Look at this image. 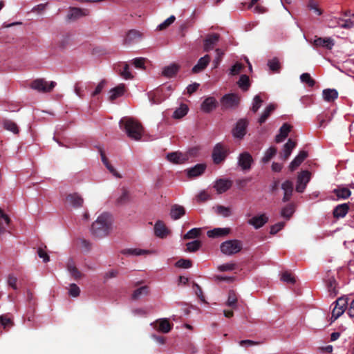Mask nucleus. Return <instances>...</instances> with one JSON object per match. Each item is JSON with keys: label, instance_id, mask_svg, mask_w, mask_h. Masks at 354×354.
Returning <instances> with one entry per match:
<instances>
[{"label": "nucleus", "instance_id": "nucleus-56", "mask_svg": "<svg viewBox=\"0 0 354 354\" xmlns=\"http://www.w3.org/2000/svg\"><path fill=\"white\" fill-rule=\"evenodd\" d=\"M141 37L140 33L135 30H130L127 35V40L128 41H132L134 40L139 39Z\"/></svg>", "mask_w": 354, "mask_h": 354}, {"label": "nucleus", "instance_id": "nucleus-37", "mask_svg": "<svg viewBox=\"0 0 354 354\" xmlns=\"http://www.w3.org/2000/svg\"><path fill=\"white\" fill-rule=\"evenodd\" d=\"M189 111L188 106L185 104H181L173 113V118L175 119H180L185 116Z\"/></svg>", "mask_w": 354, "mask_h": 354}, {"label": "nucleus", "instance_id": "nucleus-50", "mask_svg": "<svg viewBox=\"0 0 354 354\" xmlns=\"http://www.w3.org/2000/svg\"><path fill=\"white\" fill-rule=\"evenodd\" d=\"M176 20V17L174 15L170 16L169 18H167L166 20H165L162 23L158 25V29L160 30H162L164 29H166L167 27H169L170 25H171Z\"/></svg>", "mask_w": 354, "mask_h": 354}, {"label": "nucleus", "instance_id": "nucleus-5", "mask_svg": "<svg viewBox=\"0 0 354 354\" xmlns=\"http://www.w3.org/2000/svg\"><path fill=\"white\" fill-rule=\"evenodd\" d=\"M56 85L53 81L46 82L44 79H37L31 83V88L39 92H50Z\"/></svg>", "mask_w": 354, "mask_h": 354}, {"label": "nucleus", "instance_id": "nucleus-40", "mask_svg": "<svg viewBox=\"0 0 354 354\" xmlns=\"http://www.w3.org/2000/svg\"><path fill=\"white\" fill-rule=\"evenodd\" d=\"M295 212V207L294 205L292 204H289L282 208L281 210V216L286 218V220H289L290 218L292 216L293 213Z\"/></svg>", "mask_w": 354, "mask_h": 354}, {"label": "nucleus", "instance_id": "nucleus-53", "mask_svg": "<svg viewBox=\"0 0 354 354\" xmlns=\"http://www.w3.org/2000/svg\"><path fill=\"white\" fill-rule=\"evenodd\" d=\"M261 343H262L261 342L254 341V340H250V339H245V340H241L239 342V344L242 347L248 348V347H252V346L260 345Z\"/></svg>", "mask_w": 354, "mask_h": 354}, {"label": "nucleus", "instance_id": "nucleus-19", "mask_svg": "<svg viewBox=\"0 0 354 354\" xmlns=\"http://www.w3.org/2000/svg\"><path fill=\"white\" fill-rule=\"evenodd\" d=\"M314 46L317 47H324L327 49H331L334 46L333 39L329 37H315L313 41Z\"/></svg>", "mask_w": 354, "mask_h": 354}, {"label": "nucleus", "instance_id": "nucleus-52", "mask_svg": "<svg viewBox=\"0 0 354 354\" xmlns=\"http://www.w3.org/2000/svg\"><path fill=\"white\" fill-rule=\"evenodd\" d=\"M300 80L303 83H306L308 86L313 87L315 85V80H313L309 73H305L301 75Z\"/></svg>", "mask_w": 354, "mask_h": 354}, {"label": "nucleus", "instance_id": "nucleus-38", "mask_svg": "<svg viewBox=\"0 0 354 354\" xmlns=\"http://www.w3.org/2000/svg\"><path fill=\"white\" fill-rule=\"evenodd\" d=\"M9 223V217L0 209V234H3L6 231V228Z\"/></svg>", "mask_w": 354, "mask_h": 354}, {"label": "nucleus", "instance_id": "nucleus-17", "mask_svg": "<svg viewBox=\"0 0 354 354\" xmlns=\"http://www.w3.org/2000/svg\"><path fill=\"white\" fill-rule=\"evenodd\" d=\"M219 35L218 34L208 35L204 40V50L208 52L213 49L214 46L218 43Z\"/></svg>", "mask_w": 354, "mask_h": 354}, {"label": "nucleus", "instance_id": "nucleus-55", "mask_svg": "<svg viewBox=\"0 0 354 354\" xmlns=\"http://www.w3.org/2000/svg\"><path fill=\"white\" fill-rule=\"evenodd\" d=\"M281 280L283 282L288 283H295V279L292 275L291 273L288 272H283L281 276Z\"/></svg>", "mask_w": 354, "mask_h": 354}, {"label": "nucleus", "instance_id": "nucleus-63", "mask_svg": "<svg viewBox=\"0 0 354 354\" xmlns=\"http://www.w3.org/2000/svg\"><path fill=\"white\" fill-rule=\"evenodd\" d=\"M37 254L39 257L43 259L44 262L46 263L49 261V256L44 248L39 247L37 250Z\"/></svg>", "mask_w": 354, "mask_h": 354}, {"label": "nucleus", "instance_id": "nucleus-42", "mask_svg": "<svg viewBox=\"0 0 354 354\" xmlns=\"http://www.w3.org/2000/svg\"><path fill=\"white\" fill-rule=\"evenodd\" d=\"M277 153V149L274 147H271L266 150L263 157L262 158V162L264 163L268 162Z\"/></svg>", "mask_w": 354, "mask_h": 354}, {"label": "nucleus", "instance_id": "nucleus-16", "mask_svg": "<svg viewBox=\"0 0 354 354\" xmlns=\"http://www.w3.org/2000/svg\"><path fill=\"white\" fill-rule=\"evenodd\" d=\"M153 328L158 331L167 333L171 329V325L167 319H160L157 320L155 323L151 324Z\"/></svg>", "mask_w": 354, "mask_h": 354}, {"label": "nucleus", "instance_id": "nucleus-36", "mask_svg": "<svg viewBox=\"0 0 354 354\" xmlns=\"http://www.w3.org/2000/svg\"><path fill=\"white\" fill-rule=\"evenodd\" d=\"M323 98L325 101L332 102L337 98L338 93L335 89H324L322 92Z\"/></svg>", "mask_w": 354, "mask_h": 354}, {"label": "nucleus", "instance_id": "nucleus-7", "mask_svg": "<svg viewBox=\"0 0 354 354\" xmlns=\"http://www.w3.org/2000/svg\"><path fill=\"white\" fill-rule=\"evenodd\" d=\"M239 102V97L234 93L225 95L221 100V103L224 109H232L236 107Z\"/></svg>", "mask_w": 354, "mask_h": 354}, {"label": "nucleus", "instance_id": "nucleus-25", "mask_svg": "<svg viewBox=\"0 0 354 354\" xmlns=\"http://www.w3.org/2000/svg\"><path fill=\"white\" fill-rule=\"evenodd\" d=\"M295 147V142L292 141L291 139H289L288 142L283 145L282 152L281 153V158L287 160Z\"/></svg>", "mask_w": 354, "mask_h": 354}, {"label": "nucleus", "instance_id": "nucleus-9", "mask_svg": "<svg viewBox=\"0 0 354 354\" xmlns=\"http://www.w3.org/2000/svg\"><path fill=\"white\" fill-rule=\"evenodd\" d=\"M268 221V217L266 214L256 215L250 218L247 223L255 229H259Z\"/></svg>", "mask_w": 354, "mask_h": 354}, {"label": "nucleus", "instance_id": "nucleus-4", "mask_svg": "<svg viewBox=\"0 0 354 354\" xmlns=\"http://www.w3.org/2000/svg\"><path fill=\"white\" fill-rule=\"evenodd\" d=\"M335 306L332 310L331 319L335 321L338 319L347 310L348 305V298L347 297H341L334 302Z\"/></svg>", "mask_w": 354, "mask_h": 354}, {"label": "nucleus", "instance_id": "nucleus-32", "mask_svg": "<svg viewBox=\"0 0 354 354\" xmlns=\"http://www.w3.org/2000/svg\"><path fill=\"white\" fill-rule=\"evenodd\" d=\"M67 270L69 274L75 279H78L81 278L82 273L79 271V270L75 266V264L72 259H69L67 262Z\"/></svg>", "mask_w": 354, "mask_h": 354}, {"label": "nucleus", "instance_id": "nucleus-21", "mask_svg": "<svg viewBox=\"0 0 354 354\" xmlns=\"http://www.w3.org/2000/svg\"><path fill=\"white\" fill-rule=\"evenodd\" d=\"M147 95L151 104H160L165 98L162 96V88L151 91Z\"/></svg>", "mask_w": 354, "mask_h": 354}, {"label": "nucleus", "instance_id": "nucleus-45", "mask_svg": "<svg viewBox=\"0 0 354 354\" xmlns=\"http://www.w3.org/2000/svg\"><path fill=\"white\" fill-rule=\"evenodd\" d=\"M86 88H87L86 84H82L81 82H77L74 86V92L80 98H83L84 96V91Z\"/></svg>", "mask_w": 354, "mask_h": 354}, {"label": "nucleus", "instance_id": "nucleus-35", "mask_svg": "<svg viewBox=\"0 0 354 354\" xmlns=\"http://www.w3.org/2000/svg\"><path fill=\"white\" fill-rule=\"evenodd\" d=\"M333 192L338 199H346L351 194L350 189L344 187H338L333 190Z\"/></svg>", "mask_w": 354, "mask_h": 354}, {"label": "nucleus", "instance_id": "nucleus-49", "mask_svg": "<svg viewBox=\"0 0 354 354\" xmlns=\"http://www.w3.org/2000/svg\"><path fill=\"white\" fill-rule=\"evenodd\" d=\"M262 102H263V100L261 97V95H255L253 99V101H252V111L254 113H256L259 110V109L261 107Z\"/></svg>", "mask_w": 354, "mask_h": 354}, {"label": "nucleus", "instance_id": "nucleus-28", "mask_svg": "<svg viewBox=\"0 0 354 354\" xmlns=\"http://www.w3.org/2000/svg\"><path fill=\"white\" fill-rule=\"evenodd\" d=\"M230 232V229L228 227L223 228H214L212 230H209L207 232V234L210 238H216L220 236H224L229 234Z\"/></svg>", "mask_w": 354, "mask_h": 354}, {"label": "nucleus", "instance_id": "nucleus-23", "mask_svg": "<svg viewBox=\"0 0 354 354\" xmlns=\"http://www.w3.org/2000/svg\"><path fill=\"white\" fill-rule=\"evenodd\" d=\"M66 202L68 205L74 207H79L82 205L84 200L80 195L77 193H74L69 194L66 197Z\"/></svg>", "mask_w": 354, "mask_h": 354}, {"label": "nucleus", "instance_id": "nucleus-11", "mask_svg": "<svg viewBox=\"0 0 354 354\" xmlns=\"http://www.w3.org/2000/svg\"><path fill=\"white\" fill-rule=\"evenodd\" d=\"M167 159L174 164H183L187 161V156L184 153L175 151L169 153L167 155Z\"/></svg>", "mask_w": 354, "mask_h": 354}, {"label": "nucleus", "instance_id": "nucleus-24", "mask_svg": "<svg viewBox=\"0 0 354 354\" xmlns=\"http://www.w3.org/2000/svg\"><path fill=\"white\" fill-rule=\"evenodd\" d=\"M291 128L290 124L284 123L279 129V133L276 136L275 141L278 143L283 142L288 136Z\"/></svg>", "mask_w": 354, "mask_h": 354}, {"label": "nucleus", "instance_id": "nucleus-60", "mask_svg": "<svg viewBox=\"0 0 354 354\" xmlns=\"http://www.w3.org/2000/svg\"><path fill=\"white\" fill-rule=\"evenodd\" d=\"M120 75L125 80H130L133 78V75L129 71V68L127 64H124L123 69L120 71Z\"/></svg>", "mask_w": 354, "mask_h": 354}, {"label": "nucleus", "instance_id": "nucleus-48", "mask_svg": "<svg viewBox=\"0 0 354 354\" xmlns=\"http://www.w3.org/2000/svg\"><path fill=\"white\" fill-rule=\"evenodd\" d=\"M332 118H333L332 115H328V114L319 115L317 117V120L319 121V127H324L327 123H328L330 121H331Z\"/></svg>", "mask_w": 354, "mask_h": 354}, {"label": "nucleus", "instance_id": "nucleus-29", "mask_svg": "<svg viewBox=\"0 0 354 354\" xmlns=\"http://www.w3.org/2000/svg\"><path fill=\"white\" fill-rule=\"evenodd\" d=\"M185 214V208L180 205H174L170 211V216L172 219L178 220Z\"/></svg>", "mask_w": 354, "mask_h": 354}, {"label": "nucleus", "instance_id": "nucleus-30", "mask_svg": "<svg viewBox=\"0 0 354 354\" xmlns=\"http://www.w3.org/2000/svg\"><path fill=\"white\" fill-rule=\"evenodd\" d=\"M308 154L307 152L301 151L299 154L294 158V160L290 164V169L291 171L295 170L297 168L301 162L306 158Z\"/></svg>", "mask_w": 354, "mask_h": 354}, {"label": "nucleus", "instance_id": "nucleus-18", "mask_svg": "<svg viewBox=\"0 0 354 354\" xmlns=\"http://www.w3.org/2000/svg\"><path fill=\"white\" fill-rule=\"evenodd\" d=\"M88 15V10L81 9L78 8H71L68 13L67 18L70 20H75Z\"/></svg>", "mask_w": 354, "mask_h": 354}, {"label": "nucleus", "instance_id": "nucleus-22", "mask_svg": "<svg viewBox=\"0 0 354 354\" xmlns=\"http://www.w3.org/2000/svg\"><path fill=\"white\" fill-rule=\"evenodd\" d=\"M231 185V181L225 179H219L215 181L214 187L218 194H221L229 189Z\"/></svg>", "mask_w": 354, "mask_h": 354}, {"label": "nucleus", "instance_id": "nucleus-27", "mask_svg": "<svg viewBox=\"0 0 354 354\" xmlns=\"http://www.w3.org/2000/svg\"><path fill=\"white\" fill-rule=\"evenodd\" d=\"M349 206L346 203L338 205L333 210V216L336 218H344L348 213Z\"/></svg>", "mask_w": 354, "mask_h": 354}, {"label": "nucleus", "instance_id": "nucleus-57", "mask_svg": "<svg viewBox=\"0 0 354 354\" xmlns=\"http://www.w3.org/2000/svg\"><path fill=\"white\" fill-rule=\"evenodd\" d=\"M201 247V241H194L187 243V250L189 252H195Z\"/></svg>", "mask_w": 354, "mask_h": 354}, {"label": "nucleus", "instance_id": "nucleus-59", "mask_svg": "<svg viewBox=\"0 0 354 354\" xmlns=\"http://www.w3.org/2000/svg\"><path fill=\"white\" fill-rule=\"evenodd\" d=\"M216 212L225 217H227L231 214L230 209L222 205H219L216 207Z\"/></svg>", "mask_w": 354, "mask_h": 354}, {"label": "nucleus", "instance_id": "nucleus-47", "mask_svg": "<svg viewBox=\"0 0 354 354\" xmlns=\"http://www.w3.org/2000/svg\"><path fill=\"white\" fill-rule=\"evenodd\" d=\"M148 294V288L147 286H142L136 289L132 294V298L134 299H139L141 296L147 295Z\"/></svg>", "mask_w": 354, "mask_h": 354}, {"label": "nucleus", "instance_id": "nucleus-10", "mask_svg": "<svg viewBox=\"0 0 354 354\" xmlns=\"http://www.w3.org/2000/svg\"><path fill=\"white\" fill-rule=\"evenodd\" d=\"M218 106V102L214 97H206L201 105V109L204 113H210Z\"/></svg>", "mask_w": 354, "mask_h": 354}, {"label": "nucleus", "instance_id": "nucleus-43", "mask_svg": "<svg viewBox=\"0 0 354 354\" xmlns=\"http://www.w3.org/2000/svg\"><path fill=\"white\" fill-rule=\"evenodd\" d=\"M239 86L243 91H247L250 87V79L248 75H242L238 81Z\"/></svg>", "mask_w": 354, "mask_h": 354}, {"label": "nucleus", "instance_id": "nucleus-39", "mask_svg": "<svg viewBox=\"0 0 354 354\" xmlns=\"http://www.w3.org/2000/svg\"><path fill=\"white\" fill-rule=\"evenodd\" d=\"M275 109V105L270 104L267 106L259 119V122L263 124L268 118L271 113Z\"/></svg>", "mask_w": 354, "mask_h": 354}, {"label": "nucleus", "instance_id": "nucleus-46", "mask_svg": "<svg viewBox=\"0 0 354 354\" xmlns=\"http://www.w3.org/2000/svg\"><path fill=\"white\" fill-rule=\"evenodd\" d=\"M201 228H192L189 230L184 236L185 239H195L201 234Z\"/></svg>", "mask_w": 354, "mask_h": 354}, {"label": "nucleus", "instance_id": "nucleus-44", "mask_svg": "<svg viewBox=\"0 0 354 354\" xmlns=\"http://www.w3.org/2000/svg\"><path fill=\"white\" fill-rule=\"evenodd\" d=\"M3 127L6 130L10 131L14 133H18L19 132V129L17 124L10 120H4Z\"/></svg>", "mask_w": 354, "mask_h": 354}, {"label": "nucleus", "instance_id": "nucleus-3", "mask_svg": "<svg viewBox=\"0 0 354 354\" xmlns=\"http://www.w3.org/2000/svg\"><path fill=\"white\" fill-rule=\"evenodd\" d=\"M243 248V243L237 239H232L223 242L220 245L221 252L227 256H232L239 252Z\"/></svg>", "mask_w": 354, "mask_h": 354}, {"label": "nucleus", "instance_id": "nucleus-54", "mask_svg": "<svg viewBox=\"0 0 354 354\" xmlns=\"http://www.w3.org/2000/svg\"><path fill=\"white\" fill-rule=\"evenodd\" d=\"M129 198H130L129 192L127 189L122 188L121 189V194L118 198L117 201L120 203H123L129 201Z\"/></svg>", "mask_w": 354, "mask_h": 354}, {"label": "nucleus", "instance_id": "nucleus-14", "mask_svg": "<svg viewBox=\"0 0 354 354\" xmlns=\"http://www.w3.org/2000/svg\"><path fill=\"white\" fill-rule=\"evenodd\" d=\"M170 233V230L166 227L162 221H158L154 225V234L157 237L163 239Z\"/></svg>", "mask_w": 354, "mask_h": 354}, {"label": "nucleus", "instance_id": "nucleus-2", "mask_svg": "<svg viewBox=\"0 0 354 354\" xmlns=\"http://www.w3.org/2000/svg\"><path fill=\"white\" fill-rule=\"evenodd\" d=\"M120 127L124 131L132 140H140L143 134V128L141 124L132 118L124 117L119 122Z\"/></svg>", "mask_w": 354, "mask_h": 354}, {"label": "nucleus", "instance_id": "nucleus-33", "mask_svg": "<svg viewBox=\"0 0 354 354\" xmlns=\"http://www.w3.org/2000/svg\"><path fill=\"white\" fill-rule=\"evenodd\" d=\"M179 66L176 64H171L165 66L162 70V75L167 77H174L178 71Z\"/></svg>", "mask_w": 354, "mask_h": 354}, {"label": "nucleus", "instance_id": "nucleus-51", "mask_svg": "<svg viewBox=\"0 0 354 354\" xmlns=\"http://www.w3.org/2000/svg\"><path fill=\"white\" fill-rule=\"evenodd\" d=\"M237 298L234 291H230L228 294L226 305L230 307L235 308L236 306Z\"/></svg>", "mask_w": 354, "mask_h": 354}, {"label": "nucleus", "instance_id": "nucleus-15", "mask_svg": "<svg viewBox=\"0 0 354 354\" xmlns=\"http://www.w3.org/2000/svg\"><path fill=\"white\" fill-rule=\"evenodd\" d=\"M122 253L126 256H142L155 254L154 250H143L140 248H127L122 251Z\"/></svg>", "mask_w": 354, "mask_h": 354}, {"label": "nucleus", "instance_id": "nucleus-13", "mask_svg": "<svg viewBox=\"0 0 354 354\" xmlns=\"http://www.w3.org/2000/svg\"><path fill=\"white\" fill-rule=\"evenodd\" d=\"M252 162V158L249 153L243 152L239 155L238 158V164L243 170L250 169Z\"/></svg>", "mask_w": 354, "mask_h": 354}, {"label": "nucleus", "instance_id": "nucleus-34", "mask_svg": "<svg viewBox=\"0 0 354 354\" xmlns=\"http://www.w3.org/2000/svg\"><path fill=\"white\" fill-rule=\"evenodd\" d=\"M124 85L120 84L118 86L112 88L109 91V100L113 101L116 98L122 96L124 93Z\"/></svg>", "mask_w": 354, "mask_h": 354}, {"label": "nucleus", "instance_id": "nucleus-1", "mask_svg": "<svg viewBox=\"0 0 354 354\" xmlns=\"http://www.w3.org/2000/svg\"><path fill=\"white\" fill-rule=\"evenodd\" d=\"M112 224L113 219L111 215L107 212H104L100 214L93 223L91 232L95 238H104L111 232Z\"/></svg>", "mask_w": 354, "mask_h": 354}, {"label": "nucleus", "instance_id": "nucleus-6", "mask_svg": "<svg viewBox=\"0 0 354 354\" xmlns=\"http://www.w3.org/2000/svg\"><path fill=\"white\" fill-rule=\"evenodd\" d=\"M228 154L227 148L221 143H217L212 151V159L215 164H219L225 160Z\"/></svg>", "mask_w": 354, "mask_h": 354}, {"label": "nucleus", "instance_id": "nucleus-64", "mask_svg": "<svg viewBox=\"0 0 354 354\" xmlns=\"http://www.w3.org/2000/svg\"><path fill=\"white\" fill-rule=\"evenodd\" d=\"M285 226V222H279L270 227V234H275Z\"/></svg>", "mask_w": 354, "mask_h": 354}, {"label": "nucleus", "instance_id": "nucleus-20", "mask_svg": "<svg viewBox=\"0 0 354 354\" xmlns=\"http://www.w3.org/2000/svg\"><path fill=\"white\" fill-rule=\"evenodd\" d=\"M206 169L205 164H197L194 167L187 169V175L189 178H195L203 174Z\"/></svg>", "mask_w": 354, "mask_h": 354}, {"label": "nucleus", "instance_id": "nucleus-41", "mask_svg": "<svg viewBox=\"0 0 354 354\" xmlns=\"http://www.w3.org/2000/svg\"><path fill=\"white\" fill-rule=\"evenodd\" d=\"M268 66L270 70L274 73H279L281 65L278 58L274 57L268 62Z\"/></svg>", "mask_w": 354, "mask_h": 354}, {"label": "nucleus", "instance_id": "nucleus-62", "mask_svg": "<svg viewBox=\"0 0 354 354\" xmlns=\"http://www.w3.org/2000/svg\"><path fill=\"white\" fill-rule=\"evenodd\" d=\"M176 266L182 268H189L192 266V261L189 259H181L176 263Z\"/></svg>", "mask_w": 354, "mask_h": 354}, {"label": "nucleus", "instance_id": "nucleus-61", "mask_svg": "<svg viewBox=\"0 0 354 354\" xmlns=\"http://www.w3.org/2000/svg\"><path fill=\"white\" fill-rule=\"evenodd\" d=\"M235 268V264L233 263H227L220 265L217 267L218 270L221 272L231 271Z\"/></svg>", "mask_w": 354, "mask_h": 354}, {"label": "nucleus", "instance_id": "nucleus-31", "mask_svg": "<svg viewBox=\"0 0 354 354\" xmlns=\"http://www.w3.org/2000/svg\"><path fill=\"white\" fill-rule=\"evenodd\" d=\"M281 189L284 192V195L283 198V201L284 202L288 201L290 200L292 193L293 191V185L292 183L290 180H286L282 185H281Z\"/></svg>", "mask_w": 354, "mask_h": 354}, {"label": "nucleus", "instance_id": "nucleus-8", "mask_svg": "<svg viewBox=\"0 0 354 354\" xmlns=\"http://www.w3.org/2000/svg\"><path fill=\"white\" fill-rule=\"evenodd\" d=\"M310 179V173L308 171H301L297 177L296 191L299 193L304 192L308 183Z\"/></svg>", "mask_w": 354, "mask_h": 354}, {"label": "nucleus", "instance_id": "nucleus-58", "mask_svg": "<svg viewBox=\"0 0 354 354\" xmlns=\"http://www.w3.org/2000/svg\"><path fill=\"white\" fill-rule=\"evenodd\" d=\"M80 293V288L75 283H71L68 289V294L73 297H77Z\"/></svg>", "mask_w": 354, "mask_h": 354}, {"label": "nucleus", "instance_id": "nucleus-12", "mask_svg": "<svg viewBox=\"0 0 354 354\" xmlns=\"http://www.w3.org/2000/svg\"><path fill=\"white\" fill-rule=\"evenodd\" d=\"M248 121L245 119L239 120L233 130V135L236 138H242L246 133Z\"/></svg>", "mask_w": 354, "mask_h": 354}, {"label": "nucleus", "instance_id": "nucleus-26", "mask_svg": "<svg viewBox=\"0 0 354 354\" xmlns=\"http://www.w3.org/2000/svg\"><path fill=\"white\" fill-rule=\"evenodd\" d=\"M209 62L210 57L208 55H206L204 57L200 58L198 61V63L193 67L192 72L194 73H198L202 71L207 67Z\"/></svg>", "mask_w": 354, "mask_h": 354}]
</instances>
